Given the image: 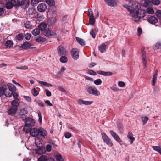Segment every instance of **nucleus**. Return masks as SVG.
Returning a JSON list of instances; mask_svg holds the SVG:
<instances>
[{"mask_svg": "<svg viewBox=\"0 0 161 161\" xmlns=\"http://www.w3.org/2000/svg\"><path fill=\"white\" fill-rule=\"evenodd\" d=\"M97 73L102 75L107 76H110L113 74L112 73L110 72H105L104 71H97Z\"/></svg>", "mask_w": 161, "mask_h": 161, "instance_id": "obj_25", "label": "nucleus"}, {"mask_svg": "<svg viewBox=\"0 0 161 161\" xmlns=\"http://www.w3.org/2000/svg\"><path fill=\"white\" fill-rule=\"evenodd\" d=\"M16 68L21 70H26L28 69V67L27 66H24L20 67H17Z\"/></svg>", "mask_w": 161, "mask_h": 161, "instance_id": "obj_58", "label": "nucleus"}, {"mask_svg": "<svg viewBox=\"0 0 161 161\" xmlns=\"http://www.w3.org/2000/svg\"><path fill=\"white\" fill-rule=\"evenodd\" d=\"M124 7L125 8L128 10V11L130 12V14L132 15L133 13L134 12V11L131 9L130 7L127 5L124 6Z\"/></svg>", "mask_w": 161, "mask_h": 161, "instance_id": "obj_46", "label": "nucleus"}, {"mask_svg": "<svg viewBox=\"0 0 161 161\" xmlns=\"http://www.w3.org/2000/svg\"><path fill=\"white\" fill-rule=\"evenodd\" d=\"M106 48V45L104 43H103L99 47L98 49L101 53H103L104 52Z\"/></svg>", "mask_w": 161, "mask_h": 161, "instance_id": "obj_30", "label": "nucleus"}, {"mask_svg": "<svg viewBox=\"0 0 161 161\" xmlns=\"http://www.w3.org/2000/svg\"><path fill=\"white\" fill-rule=\"evenodd\" d=\"M4 9L3 8H0V17L3 16Z\"/></svg>", "mask_w": 161, "mask_h": 161, "instance_id": "obj_63", "label": "nucleus"}, {"mask_svg": "<svg viewBox=\"0 0 161 161\" xmlns=\"http://www.w3.org/2000/svg\"><path fill=\"white\" fill-rule=\"evenodd\" d=\"M27 13L29 15H32L34 14L33 9L29 8L27 11Z\"/></svg>", "mask_w": 161, "mask_h": 161, "instance_id": "obj_55", "label": "nucleus"}, {"mask_svg": "<svg viewBox=\"0 0 161 161\" xmlns=\"http://www.w3.org/2000/svg\"><path fill=\"white\" fill-rule=\"evenodd\" d=\"M35 142L36 145L38 147H41L43 146V141L40 138H36L35 139Z\"/></svg>", "mask_w": 161, "mask_h": 161, "instance_id": "obj_14", "label": "nucleus"}, {"mask_svg": "<svg viewBox=\"0 0 161 161\" xmlns=\"http://www.w3.org/2000/svg\"><path fill=\"white\" fill-rule=\"evenodd\" d=\"M161 48V44L160 43H157L156 44L155 46H153V49H158Z\"/></svg>", "mask_w": 161, "mask_h": 161, "instance_id": "obj_49", "label": "nucleus"}, {"mask_svg": "<svg viewBox=\"0 0 161 161\" xmlns=\"http://www.w3.org/2000/svg\"><path fill=\"white\" fill-rule=\"evenodd\" d=\"M63 74V71H58L55 73V75L57 77H62Z\"/></svg>", "mask_w": 161, "mask_h": 161, "instance_id": "obj_54", "label": "nucleus"}, {"mask_svg": "<svg viewBox=\"0 0 161 161\" xmlns=\"http://www.w3.org/2000/svg\"><path fill=\"white\" fill-rule=\"evenodd\" d=\"M36 41L39 43H42L46 41L45 38L42 37H39L36 39Z\"/></svg>", "mask_w": 161, "mask_h": 161, "instance_id": "obj_40", "label": "nucleus"}, {"mask_svg": "<svg viewBox=\"0 0 161 161\" xmlns=\"http://www.w3.org/2000/svg\"><path fill=\"white\" fill-rule=\"evenodd\" d=\"M118 86L121 87H124L125 85V83L122 81H119L118 83Z\"/></svg>", "mask_w": 161, "mask_h": 161, "instance_id": "obj_64", "label": "nucleus"}, {"mask_svg": "<svg viewBox=\"0 0 161 161\" xmlns=\"http://www.w3.org/2000/svg\"><path fill=\"white\" fill-rule=\"evenodd\" d=\"M38 82L39 83L42 84V85H43L45 86H48V87H52L53 85L52 84L47 83L46 82L41 81H38Z\"/></svg>", "mask_w": 161, "mask_h": 161, "instance_id": "obj_32", "label": "nucleus"}, {"mask_svg": "<svg viewBox=\"0 0 161 161\" xmlns=\"http://www.w3.org/2000/svg\"><path fill=\"white\" fill-rule=\"evenodd\" d=\"M40 32V30L39 29L36 28L33 30L32 33L34 36H37L39 34Z\"/></svg>", "mask_w": 161, "mask_h": 161, "instance_id": "obj_44", "label": "nucleus"}, {"mask_svg": "<svg viewBox=\"0 0 161 161\" xmlns=\"http://www.w3.org/2000/svg\"><path fill=\"white\" fill-rule=\"evenodd\" d=\"M39 128H31L28 132L30 133V135L33 137H36L39 135Z\"/></svg>", "mask_w": 161, "mask_h": 161, "instance_id": "obj_9", "label": "nucleus"}, {"mask_svg": "<svg viewBox=\"0 0 161 161\" xmlns=\"http://www.w3.org/2000/svg\"><path fill=\"white\" fill-rule=\"evenodd\" d=\"M102 136L103 140L107 145L110 147H112L113 145V143L111 140L107 136L105 133H102Z\"/></svg>", "mask_w": 161, "mask_h": 161, "instance_id": "obj_5", "label": "nucleus"}, {"mask_svg": "<svg viewBox=\"0 0 161 161\" xmlns=\"http://www.w3.org/2000/svg\"><path fill=\"white\" fill-rule=\"evenodd\" d=\"M109 6L114 7L116 5L117 0H104Z\"/></svg>", "mask_w": 161, "mask_h": 161, "instance_id": "obj_18", "label": "nucleus"}, {"mask_svg": "<svg viewBox=\"0 0 161 161\" xmlns=\"http://www.w3.org/2000/svg\"><path fill=\"white\" fill-rule=\"evenodd\" d=\"M56 161H64V159L63 158L62 156V155L59 154H57L56 157Z\"/></svg>", "mask_w": 161, "mask_h": 161, "instance_id": "obj_41", "label": "nucleus"}, {"mask_svg": "<svg viewBox=\"0 0 161 161\" xmlns=\"http://www.w3.org/2000/svg\"><path fill=\"white\" fill-rule=\"evenodd\" d=\"M56 22V20L54 18H51L49 19L47 21V24L49 26H53Z\"/></svg>", "mask_w": 161, "mask_h": 161, "instance_id": "obj_21", "label": "nucleus"}, {"mask_svg": "<svg viewBox=\"0 0 161 161\" xmlns=\"http://www.w3.org/2000/svg\"><path fill=\"white\" fill-rule=\"evenodd\" d=\"M3 87L4 94L6 97H11L13 95V92L16 90L15 86L11 83H8L7 86H4Z\"/></svg>", "mask_w": 161, "mask_h": 161, "instance_id": "obj_1", "label": "nucleus"}, {"mask_svg": "<svg viewBox=\"0 0 161 161\" xmlns=\"http://www.w3.org/2000/svg\"><path fill=\"white\" fill-rule=\"evenodd\" d=\"M29 5L28 0H23L21 2L18 1V7H21L22 8H26Z\"/></svg>", "mask_w": 161, "mask_h": 161, "instance_id": "obj_8", "label": "nucleus"}, {"mask_svg": "<svg viewBox=\"0 0 161 161\" xmlns=\"http://www.w3.org/2000/svg\"><path fill=\"white\" fill-rule=\"evenodd\" d=\"M157 71H156L154 74L152 80V85L153 86H154L155 85L157 77Z\"/></svg>", "mask_w": 161, "mask_h": 161, "instance_id": "obj_27", "label": "nucleus"}, {"mask_svg": "<svg viewBox=\"0 0 161 161\" xmlns=\"http://www.w3.org/2000/svg\"><path fill=\"white\" fill-rule=\"evenodd\" d=\"M109 132L112 136L117 142L119 143L121 142L120 137L115 132L113 131H110Z\"/></svg>", "mask_w": 161, "mask_h": 161, "instance_id": "obj_17", "label": "nucleus"}, {"mask_svg": "<svg viewBox=\"0 0 161 161\" xmlns=\"http://www.w3.org/2000/svg\"><path fill=\"white\" fill-rule=\"evenodd\" d=\"M146 13L151 14H153L154 13V10L151 8H147L146 9Z\"/></svg>", "mask_w": 161, "mask_h": 161, "instance_id": "obj_35", "label": "nucleus"}, {"mask_svg": "<svg viewBox=\"0 0 161 161\" xmlns=\"http://www.w3.org/2000/svg\"><path fill=\"white\" fill-rule=\"evenodd\" d=\"M38 114L39 117L38 121L39 122L40 124H41L42 122L41 114L40 112H38Z\"/></svg>", "mask_w": 161, "mask_h": 161, "instance_id": "obj_59", "label": "nucleus"}, {"mask_svg": "<svg viewBox=\"0 0 161 161\" xmlns=\"http://www.w3.org/2000/svg\"><path fill=\"white\" fill-rule=\"evenodd\" d=\"M146 11L142 9H139L135 13H133L131 16L132 19L135 22H136L140 21V19L147 16Z\"/></svg>", "mask_w": 161, "mask_h": 161, "instance_id": "obj_2", "label": "nucleus"}, {"mask_svg": "<svg viewBox=\"0 0 161 161\" xmlns=\"http://www.w3.org/2000/svg\"><path fill=\"white\" fill-rule=\"evenodd\" d=\"M17 110V108L15 107H10L8 110V114L11 115L16 113Z\"/></svg>", "mask_w": 161, "mask_h": 161, "instance_id": "obj_22", "label": "nucleus"}, {"mask_svg": "<svg viewBox=\"0 0 161 161\" xmlns=\"http://www.w3.org/2000/svg\"><path fill=\"white\" fill-rule=\"evenodd\" d=\"M43 34L45 36L47 37H50L53 36L54 38L57 37V35L56 32L48 28L45 29L44 31Z\"/></svg>", "mask_w": 161, "mask_h": 161, "instance_id": "obj_4", "label": "nucleus"}, {"mask_svg": "<svg viewBox=\"0 0 161 161\" xmlns=\"http://www.w3.org/2000/svg\"><path fill=\"white\" fill-rule=\"evenodd\" d=\"M58 53L60 56L65 55L67 52L66 49L62 46H59L57 49Z\"/></svg>", "mask_w": 161, "mask_h": 161, "instance_id": "obj_13", "label": "nucleus"}, {"mask_svg": "<svg viewBox=\"0 0 161 161\" xmlns=\"http://www.w3.org/2000/svg\"><path fill=\"white\" fill-rule=\"evenodd\" d=\"M90 34L92 36V37L93 38H95L96 34H95V33L94 32L93 29H91V31H90Z\"/></svg>", "mask_w": 161, "mask_h": 161, "instance_id": "obj_57", "label": "nucleus"}, {"mask_svg": "<svg viewBox=\"0 0 161 161\" xmlns=\"http://www.w3.org/2000/svg\"><path fill=\"white\" fill-rule=\"evenodd\" d=\"M155 14L158 18H161V10H158L156 12Z\"/></svg>", "mask_w": 161, "mask_h": 161, "instance_id": "obj_53", "label": "nucleus"}, {"mask_svg": "<svg viewBox=\"0 0 161 161\" xmlns=\"http://www.w3.org/2000/svg\"><path fill=\"white\" fill-rule=\"evenodd\" d=\"M27 110L26 108H21L20 109L19 115L22 120H25L26 118V114L27 113Z\"/></svg>", "mask_w": 161, "mask_h": 161, "instance_id": "obj_6", "label": "nucleus"}, {"mask_svg": "<svg viewBox=\"0 0 161 161\" xmlns=\"http://www.w3.org/2000/svg\"><path fill=\"white\" fill-rule=\"evenodd\" d=\"M24 25L25 27L27 29L32 28V25L31 22L29 21L26 20L24 21Z\"/></svg>", "mask_w": 161, "mask_h": 161, "instance_id": "obj_24", "label": "nucleus"}, {"mask_svg": "<svg viewBox=\"0 0 161 161\" xmlns=\"http://www.w3.org/2000/svg\"><path fill=\"white\" fill-rule=\"evenodd\" d=\"M142 124L144 125L148 120V118L147 117H142Z\"/></svg>", "mask_w": 161, "mask_h": 161, "instance_id": "obj_48", "label": "nucleus"}, {"mask_svg": "<svg viewBox=\"0 0 161 161\" xmlns=\"http://www.w3.org/2000/svg\"><path fill=\"white\" fill-rule=\"evenodd\" d=\"M89 22L90 24L93 25L95 22V19L94 15L89 17Z\"/></svg>", "mask_w": 161, "mask_h": 161, "instance_id": "obj_42", "label": "nucleus"}, {"mask_svg": "<svg viewBox=\"0 0 161 161\" xmlns=\"http://www.w3.org/2000/svg\"><path fill=\"white\" fill-rule=\"evenodd\" d=\"M78 103L80 105H90L93 103L92 101H84L81 99H80L78 101Z\"/></svg>", "mask_w": 161, "mask_h": 161, "instance_id": "obj_16", "label": "nucleus"}, {"mask_svg": "<svg viewBox=\"0 0 161 161\" xmlns=\"http://www.w3.org/2000/svg\"><path fill=\"white\" fill-rule=\"evenodd\" d=\"M6 3L5 4V7L7 9H11L14 6L9 1L6 0Z\"/></svg>", "mask_w": 161, "mask_h": 161, "instance_id": "obj_28", "label": "nucleus"}, {"mask_svg": "<svg viewBox=\"0 0 161 161\" xmlns=\"http://www.w3.org/2000/svg\"><path fill=\"white\" fill-rule=\"evenodd\" d=\"M146 54V52L145 48H142V59L143 60V64L145 67H146L147 63Z\"/></svg>", "mask_w": 161, "mask_h": 161, "instance_id": "obj_19", "label": "nucleus"}, {"mask_svg": "<svg viewBox=\"0 0 161 161\" xmlns=\"http://www.w3.org/2000/svg\"><path fill=\"white\" fill-rule=\"evenodd\" d=\"M139 3L136 1H133L132 2L131 7L133 9H138L140 7Z\"/></svg>", "mask_w": 161, "mask_h": 161, "instance_id": "obj_23", "label": "nucleus"}, {"mask_svg": "<svg viewBox=\"0 0 161 161\" xmlns=\"http://www.w3.org/2000/svg\"><path fill=\"white\" fill-rule=\"evenodd\" d=\"M151 2L153 4L155 5H158L160 3L159 0H152Z\"/></svg>", "mask_w": 161, "mask_h": 161, "instance_id": "obj_50", "label": "nucleus"}, {"mask_svg": "<svg viewBox=\"0 0 161 161\" xmlns=\"http://www.w3.org/2000/svg\"><path fill=\"white\" fill-rule=\"evenodd\" d=\"M36 153L37 154H38L39 155H41L43 153V148H39L37 149L36 150Z\"/></svg>", "mask_w": 161, "mask_h": 161, "instance_id": "obj_51", "label": "nucleus"}, {"mask_svg": "<svg viewBox=\"0 0 161 161\" xmlns=\"http://www.w3.org/2000/svg\"><path fill=\"white\" fill-rule=\"evenodd\" d=\"M127 137L130 140V144H132L135 140V138L133 136V134L131 132H129L127 135Z\"/></svg>", "mask_w": 161, "mask_h": 161, "instance_id": "obj_26", "label": "nucleus"}, {"mask_svg": "<svg viewBox=\"0 0 161 161\" xmlns=\"http://www.w3.org/2000/svg\"><path fill=\"white\" fill-rule=\"evenodd\" d=\"M102 81L101 79H98L94 81V83L97 85H100L102 83Z\"/></svg>", "mask_w": 161, "mask_h": 161, "instance_id": "obj_52", "label": "nucleus"}, {"mask_svg": "<svg viewBox=\"0 0 161 161\" xmlns=\"http://www.w3.org/2000/svg\"><path fill=\"white\" fill-rule=\"evenodd\" d=\"M47 158V156L42 155L38 159V161H46Z\"/></svg>", "mask_w": 161, "mask_h": 161, "instance_id": "obj_45", "label": "nucleus"}, {"mask_svg": "<svg viewBox=\"0 0 161 161\" xmlns=\"http://www.w3.org/2000/svg\"><path fill=\"white\" fill-rule=\"evenodd\" d=\"M24 38L23 34L22 33H20L16 35L15 37V39L16 40H23Z\"/></svg>", "mask_w": 161, "mask_h": 161, "instance_id": "obj_36", "label": "nucleus"}, {"mask_svg": "<svg viewBox=\"0 0 161 161\" xmlns=\"http://www.w3.org/2000/svg\"><path fill=\"white\" fill-rule=\"evenodd\" d=\"M40 134L41 136L45 138L47 135V132L44 129L42 128H39V135Z\"/></svg>", "mask_w": 161, "mask_h": 161, "instance_id": "obj_20", "label": "nucleus"}, {"mask_svg": "<svg viewBox=\"0 0 161 161\" xmlns=\"http://www.w3.org/2000/svg\"><path fill=\"white\" fill-rule=\"evenodd\" d=\"M147 18V21L150 23L152 24H155L157 23L158 22V19L155 17L152 16H150Z\"/></svg>", "mask_w": 161, "mask_h": 161, "instance_id": "obj_10", "label": "nucleus"}, {"mask_svg": "<svg viewBox=\"0 0 161 161\" xmlns=\"http://www.w3.org/2000/svg\"><path fill=\"white\" fill-rule=\"evenodd\" d=\"M72 57L75 60L77 59L79 57V51L76 48H73L71 51Z\"/></svg>", "mask_w": 161, "mask_h": 161, "instance_id": "obj_11", "label": "nucleus"}, {"mask_svg": "<svg viewBox=\"0 0 161 161\" xmlns=\"http://www.w3.org/2000/svg\"><path fill=\"white\" fill-rule=\"evenodd\" d=\"M19 0H8L13 5L16 7L18 6V3Z\"/></svg>", "mask_w": 161, "mask_h": 161, "instance_id": "obj_37", "label": "nucleus"}, {"mask_svg": "<svg viewBox=\"0 0 161 161\" xmlns=\"http://www.w3.org/2000/svg\"><path fill=\"white\" fill-rule=\"evenodd\" d=\"M152 148L154 150L157 151L161 154V147L158 146H152Z\"/></svg>", "mask_w": 161, "mask_h": 161, "instance_id": "obj_34", "label": "nucleus"}, {"mask_svg": "<svg viewBox=\"0 0 161 161\" xmlns=\"http://www.w3.org/2000/svg\"><path fill=\"white\" fill-rule=\"evenodd\" d=\"M36 18L37 20L39 21H42L44 18L42 14H37Z\"/></svg>", "mask_w": 161, "mask_h": 161, "instance_id": "obj_43", "label": "nucleus"}, {"mask_svg": "<svg viewBox=\"0 0 161 161\" xmlns=\"http://www.w3.org/2000/svg\"><path fill=\"white\" fill-rule=\"evenodd\" d=\"M31 45L30 43L27 42H26L23 44L21 47L25 49H28L29 48L33 49L36 48V47H31Z\"/></svg>", "mask_w": 161, "mask_h": 161, "instance_id": "obj_15", "label": "nucleus"}, {"mask_svg": "<svg viewBox=\"0 0 161 161\" xmlns=\"http://www.w3.org/2000/svg\"><path fill=\"white\" fill-rule=\"evenodd\" d=\"M60 61L62 63H65L67 62V58L65 56L63 55L60 59Z\"/></svg>", "mask_w": 161, "mask_h": 161, "instance_id": "obj_38", "label": "nucleus"}, {"mask_svg": "<svg viewBox=\"0 0 161 161\" xmlns=\"http://www.w3.org/2000/svg\"><path fill=\"white\" fill-rule=\"evenodd\" d=\"M52 146L50 144H47L46 147V150L50 152L51 151Z\"/></svg>", "mask_w": 161, "mask_h": 161, "instance_id": "obj_56", "label": "nucleus"}, {"mask_svg": "<svg viewBox=\"0 0 161 161\" xmlns=\"http://www.w3.org/2000/svg\"><path fill=\"white\" fill-rule=\"evenodd\" d=\"M47 24L45 23H42L38 25V28L41 31L43 30L46 28Z\"/></svg>", "mask_w": 161, "mask_h": 161, "instance_id": "obj_29", "label": "nucleus"}, {"mask_svg": "<svg viewBox=\"0 0 161 161\" xmlns=\"http://www.w3.org/2000/svg\"><path fill=\"white\" fill-rule=\"evenodd\" d=\"M88 92L90 94L98 96L100 95V93L98 92V90L95 88H92L91 86H89L88 88Z\"/></svg>", "mask_w": 161, "mask_h": 161, "instance_id": "obj_7", "label": "nucleus"}, {"mask_svg": "<svg viewBox=\"0 0 161 161\" xmlns=\"http://www.w3.org/2000/svg\"><path fill=\"white\" fill-rule=\"evenodd\" d=\"M13 45V42L12 41L8 40L6 42L5 45L8 47H11Z\"/></svg>", "mask_w": 161, "mask_h": 161, "instance_id": "obj_39", "label": "nucleus"}, {"mask_svg": "<svg viewBox=\"0 0 161 161\" xmlns=\"http://www.w3.org/2000/svg\"><path fill=\"white\" fill-rule=\"evenodd\" d=\"M40 1V0H31V4L34 5L35 4H37Z\"/></svg>", "mask_w": 161, "mask_h": 161, "instance_id": "obj_62", "label": "nucleus"}, {"mask_svg": "<svg viewBox=\"0 0 161 161\" xmlns=\"http://www.w3.org/2000/svg\"><path fill=\"white\" fill-rule=\"evenodd\" d=\"M31 34L29 33H27L25 34L24 36L25 38L27 40H29L31 37Z\"/></svg>", "mask_w": 161, "mask_h": 161, "instance_id": "obj_60", "label": "nucleus"}, {"mask_svg": "<svg viewBox=\"0 0 161 161\" xmlns=\"http://www.w3.org/2000/svg\"><path fill=\"white\" fill-rule=\"evenodd\" d=\"M25 120V125L23 128V131L26 133H28L30 129L34 125L35 121V120L31 118H26Z\"/></svg>", "mask_w": 161, "mask_h": 161, "instance_id": "obj_3", "label": "nucleus"}, {"mask_svg": "<svg viewBox=\"0 0 161 161\" xmlns=\"http://www.w3.org/2000/svg\"><path fill=\"white\" fill-rule=\"evenodd\" d=\"M11 104L13 107H16L19 105V100H14L12 101Z\"/></svg>", "mask_w": 161, "mask_h": 161, "instance_id": "obj_33", "label": "nucleus"}, {"mask_svg": "<svg viewBox=\"0 0 161 161\" xmlns=\"http://www.w3.org/2000/svg\"><path fill=\"white\" fill-rule=\"evenodd\" d=\"M47 8L46 4L42 3L39 4L37 7V10L38 11L42 12L45 11Z\"/></svg>", "mask_w": 161, "mask_h": 161, "instance_id": "obj_12", "label": "nucleus"}, {"mask_svg": "<svg viewBox=\"0 0 161 161\" xmlns=\"http://www.w3.org/2000/svg\"><path fill=\"white\" fill-rule=\"evenodd\" d=\"M76 39L80 45L82 46H84L85 45V42L83 39L78 37H76Z\"/></svg>", "mask_w": 161, "mask_h": 161, "instance_id": "obj_31", "label": "nucleus"}, {"mask_svg": "<svg viewBox=\"0 0 161 161\" xmlns=\"http://www.w3.org/2000/svg\"><path fill=\"white\" fill-rule=\"evenodd\" d=\"M150 1H145L143 3V6L144 7H147L149 5Z\"/></svg>", "mask_w": 161, "mask_h": 161, "instance_id": "obj_61", "label": "nucleus"}, {"mask_svg": "<svg viewBox=\"0 0 161 161\" xmlns=\"http://www.w3.org/2000/svg\"><path fill=\"white\" fill-rule=\"evenodd\" d=\"M31 92L32 95L35 97L36 96L39 94L38 92L35 88H34L32 89Z\"/></svg>", "mask_w": 161, "mask_h": 161, "instance_id": "obj_47", "label": "nucleus"}]
</instances>
